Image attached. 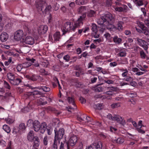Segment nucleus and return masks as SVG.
I'll return each mask as SVG.
<instances>
[{
  "instance_id": "1",
  "label": "nucleus",
  "mask_w": 149,
  "mask_h": 149,
  "mask_svg": "<svg viewBox=\"0 0 149 149\" xmlns=\"http://www.w3.org/2000/svg\"><path fill=\"white\" fill-rule=\"evenodd\" d=\"M113 21V17L111 13H107L101 17L97 23L100 25L99 27L101 28L100 30L102 32H103L107 29L113 31L117 30L119 31H122L123 29V25L124 24V22L122 21H118L116 25L115 26L111 24Z\"/></svg>"
},
{
  "instance_id": "2",
  "label": "nucleus",
  "mask_w": 149,
  "mask_h": 149,
  "mask_svg": "<svg viewBox=\"0 0 149 149\" xmlns=\"http://www.w3.org/2000/svg\"><path fill=\"white\" fill-rule=\"evenodd\" d=\"M27 95L28 98L31 100L26 107L24 108L25 110L27 112L29 111L30 110H31L34 107V105L32 104L33 103L32 100L35 99L36 100L35 101H36L37 98L38 99L40 97H44V94L43 93L40 91L35 90L31 92L28 93Z\"/></svg>"
},
{
  "instance_id": "3",
  "label": "nucleus",
  "mask_w": 149,
  "mask_h": 149,
  "mask_svg": "<svg viewBox=\"0 0 149 149\" xmlns=\"http://www.w3.org/2000/svg\"><path fill=\"white\" fill-rule=\"evenodd\" d=\"M36 7L39 12L42 11L43 13L49 14L51 11V6L50 5L47 6V3L45 1H37Z\"/></svg>"
},
{
  "instance_id": "4",
  "label": "nucleus",
  "mask_w": 149,
  "mask_h": 149,
  "mask_svg": "<svg viewBox=\"0 0 149 149\" xmlns=\"http://www.w3.org/2000/svg\"><path fill=\"white\" fill-rule=\"evenodd\" d=\"M33 127L34 130L36 132L40 130V133L43 134L47 128V124L45 122H43L40 124L38 120L33 121Z\"/></svg>"
},
{
  "instance_id": "5",
  "label": "nucleus",
  "mask_w": 149,
  "mask_h": 149,
  "mask_svg": "<svg viewBox=\"0 0 149 149\" xmlns=\"http://www.w3.org/2000/svg\"><path fill=\"white\" fill-rule=\"evenodd\" d=\"M107 89L109 91L104 93V95H97V97L100 98H102L104 99H111V96L113 95L112 93L116 91V88L109 86L107 87Z\"/></svg>"
},
{
  "instance_id": "6",
  "label": "nucleus",
  "mask_w": 149,
  "mask_h": 149,
  "mask_svg": "<svg viewBox=\"0 0 149 149\" xmlns=\"http://www.w3.org/2000/svg\"><path fill=\"white\" fill-rule=\"evenodd\" d=\"M61 30L63 33V35L70 32H74L72 24L70 22H66L61 28Z\"/></svg>"
},
{
  "instance_id": "7",
  "label": "nucleus",
  "mask_w": 149,
  "mask_h": 149,
  "mask_svg": "<svg viewBox=\"0 0 149 149\" xmlns=\"http://www.w3.org/2000/svg\"><path fill=\"white\" fill-rule=\"evenodd\" d=\"M107 118L110 120L116 121L118 123L123 125L125 123V121L123 118L118 115H114L113 116L111 114L109 113L107 116Z\"/></svg>"
},
{
  "instance_id": "8",
  "label": "nucleus",
  "mask_w": 149,
  "mask_h": 149,
  "mask_svg": "<svg viewBox=\"0 0 149 149\" xmlns=\"http://www.w3.org/2000/svg\"><path fill=\"white\" fill-rule=\"evenodd\" d=\"M86 15V14L84 13L82 16H80L77 20L74 21L72 24L74 31L77 28H79L80 26L83 25V21Z\"/></svg>"
},
{
  "instance_id": "9",
  "label": "nucleus",
  "mask_w": 149,
  "mask_h": 149,
  "mask_svg": "<svg viewBox=\"0 0 149 149\" xmlns=\"http://www.w3.org/2000/svg\"><path fill=\"white\" fill-rule=\"evenodd\" d=\"M55 137L54 140L60 141L64 134V130L63 128H60L58 130L55 128L54 130Z\"/></svg>"
},
{
  "instance_id": "10",
  "label": "nucleus",
  "mask_w": 149,
  "mask_h": 149,
  "mask_svg": "<svg viewBox=\"0 0 149 149\" xmlns=\"http://www.w3.org/2000/svg\"><path fill=\"white\" fill-rule=\"evenodd\" d=\"M115 3L117 6H121V7L116 6L114 8L115 10L117 11L126 13L129 9L127 6L125 5L121 4V3L118 2L116 1Z\"/></svg>"
},
{
  "instance_id": "11",
  "label": "nucleus",
  "mask_w": 149,
  "mask_h": 149,
  "mask_svg": "<svg viewBox=\"0 0 149 149\" xmlns=\"http://www.w3.org/2000/svg\"><path fill=\"white\" fill-rule=\"evenodd\" d=\"M27 138L28 140L31 142L40 141L39 139L38 136H34V132L32 130L30 131L28 133Z\"/></svg>"
},
{
  "instance_id": "12",
  "label": "nucleus",
  "mask_w": 149,
  "mask_h": 149,
  "mask_svg": "<svg viewBox=\"0 0 149 149\" xmlns=\"http://www.w3.org/2000/svg\"><path fill=\"white\" fill-rule=\"evenodd\" d=\"M24 86H26L27 89H33L36 88L39 89L40 90H42L45 92H49L50 90V88L49 87L45 86H38L36 88H34L29 84H24Z\"/></svg>"
},
{
  "instance_id": "13",
  "label": "nucleus",
  "mask_w": 149,
  "mask_h": 149,
  "mask_svg": "<svg viewBox=\"0 0 149 149\" xmlns=\"http://www.w3.org/2000/svg\"><path fill=\"white\" fill-rule=\"evenodd\" d=\"M77 141V137L76 136L73 135L71 136L67 143V149H70L69 146H74L76 144Z\"/></svg>"
},
{
  "instance_id": "14",
  "label": "nucleus",
  "mask_w": 149,
  "mask_h": 149,
  "mask_svg": "<svg viewBox=\"0 0 149 149\" xmlns=\"http://www.w3.org/2000/svg\"><path fill=\"white\" fill-rule=\"evenodd\" d=\"M24 34L23 31L21 30H19L16 31L14 35V39L17 41H19L21 39L23 40L24 39Z\"/></svg>"
},
{
  "instance_id": "15",
  "label": "nucleus",
  "mask_w": 149,
  "mask_h": 149,
  "mask_svg": "<svg viewBox=\"0 0 149 149\" xmlns=\"http://www.w3.org/2000/svg\"><path fill=\"white\" fill-rule=\"evenodd\" d=\"M102 142L99 141L91 144L87 147L86 149H102Z\"/></svg>"
},
{
  "instance_id": "16",
  "label": "nucleus",
  "mask_w": 149,
  "mask_h": 149,
  "mask_svg": "<svg viewBox=\"0 0 149 149\" xmlns=\"http://www.w3.org/2000/svg\"><path fill=\"white\" fill-rule=\"evenodd\" d=\"M138 44L141 47H142L145 50H147L148 48V46L147 44V42L144 40L137 38L136 39Z\"/></svg>"
},
{
  "instance_id": "17",
  "label": "nucleus",
  "mask_w": 149,
  "mask_h": 149,
  "mask_svg": "<svg viewBox=\"0 0 149 149\" xmlns=\"http://www.w3.org/2000/svg\"><path fill=\"white\" fill-rule=\"evenodd\" d=\"M22 82V80L18 76L16 75L10 81V83L14 86H18Z\"/></svg>"
},
{
  "instance_id": "18",
  "label": "nucleus",
  "mask_w": 149,
  "mask_h": 149,
  "mask_svg": "<svg viewBox=\"0 0 149 149\" xmlns=\"http://www.w3.org/2000/svg\"><path fill=\"white\" fill-rule=\"evenodd\" d=\"M26 59L28 61L23 63L22 65L24 68H27L31 65V63H34L36 61V59L33 58H26Z\"/></svg>"
},
{
  "instance_id": "19",
  "label": "nucleus",
  "mask_w": 149,
  "mask_h": 149,
  "mask_svg": "<svg viewBox=\"0 0 149 149\" xmlns=\"http://www.w3.org/2000/svg\"><path fill=\"white\" fill-rule=\"evenodd\" d=\"M23 42L26 44L32 45L34 43L33 38L31 36L26 37L25 39H23Z\"/></svg>"
},
{
  "instance_id": "20",
  "label": "nucleus",
  "mask_w": 149,
  "mask_h": 149,
  "mask_svg": "<svg viewBox=\"0 0 149 149\" xmlns=\"http://www.w3.org/2000/svg\"><path fill=\"white\" fill-rule=\"evenodd\" d=\"M48 29L47 25H41L38 29V32L39 34H43L45 33Z\"/></svg>"
},
{
  "instance_id": "21",
  "label": "nucleus",
  "mask_w": 149,
  "mask_h": 149,
  "mask_svg": "<svg viewBox=\"0 0 149 149\" xmlns=\"http://www.w3.org/2000/svg\"><path fill=\"white\" fill-rule=\"evenodd\" d=\"M124 141L125 140L123 137H120L118 138L115 137L112 139V141L113 143L120 144L123 143Z\"/></svg>"
},
{
  "instance_id": "22",
  "label": "nucleus",
  "mask_w": 149,
  "mask_h": 149,
  "mask_svg": "<svg viewBox=\"0 0 149 149\" xmlns=\"http://www.w3.org/2000/svg\"><path fill=\"white\" fill-rule=\"evenodd\" d=\"M8 38V34L5 32L2 33L0 36V40L3 42H6Z\"/></svg>"
},
{
  "instance_id": "23",
  "label": "nucleus",
  "mask_w": 149,
  "mask_h": 149,
  "mask_svg": "<svg viewBox=\"0 0 149 149\" xmlns=\"http://www.w3.org/2000/svg\"><path fill=\"white\" fill-rule=\"evenodd\" d=\"M36 101L38 104L40 105H44L47 103V102L45 100L44 97L37 99Z\"/></svg>"
},
{
  "instance_id": "24",
  "label": "nucleus",
  "mask_w": 149,
  "mask_h": 149,
  "mask_svg": "<svg viewBox=\"0 0 149 149\" xmlns=\"http://www.w3.org/2000/svg\"><path fill=\"white\" fill-rule=\"evenodd\" d=\"M26 77L28 79L33 81H36L38 78V76L34 74L26 75Z\"/></svg>"
},
{
  "instance_id": "25",
  "label": "nucleus",
  "mask_w": 149,
  "mask_h": 149,
  "mask_svg": "<svg viewBox=\"0 0 149 149\" xmlns=\"http://www.w3.org/2000/svg\"><path fill=\"white\" fill-rule=\"evenodd\" d=\"M54 40L55 41H59L61 38V35L59 32H56L53 35Z\"/></svg>"
},
{
  "instance_id": "26",
  "label": "nucleus",
  "mask_w": 149,
  "mask_h": 149,
  "mask_svg": "<svg viewBox=\"0 0 149 149\" xmlns=\"http://www.w3.org/2000/svg\"><path fill=\"white\" fill-rule=\"evenodd\" d=\"M113 41L116 44H119L121 43L122 40L117 36H115L113 38Z\"/></svg>"
},
{
  "instance_id": "27",
  "label": "nucleus",
  "mask_w": 149,
  "mask_h": 149,
  "mask_svg": "<svg viewBox=\"0 0 149 149\" xmlns=\"http://www.w3.org/2000/svg\"><path fill=\"white\" fill-rule=\"evenodd\" d=\"M67 100L68 103L70 104H71L73 106H75V104L74 102V98L71 97H68Z\"/></svg>"
},
{
  "instance_id": "28",
  "label": "nucleus",
  "mask_w": 149,
  "mask_h": 149,
  "mask_svg": "<svg viewBox=\"0 0 149 149\" xmlns=\"http://www.w3.org/2000/svg\"><path fill=\"white\" fill-rule=\"evenodd\" d=\"M60 141H56V140H54V143L52 146V149H58V145L60 143Z\"/></svg>"
},
{
  "instance_id": "29",
  "label": "nucleus",
  "mask_w": 149,
  "mask_h": 149,
  "mask_svg": "<svg viewBox=\"0 0 149 149\" xmlns=\"http://www.w3.org/2000/svg\"><path fill=\"white\" fill-rule=\"evenodd\" d=\"M95 14L96 11L90 10L88 12L87 16L89 17H93L95 15Z\"/></svg>"
},
{
  "instance_id": "30",
  "label": "nucleus",
  "mask_w": 149,
  "mask_h": 149,
  "mask_svg": "<svg viewBox=\"0 0 149 149\" xmlns=\"http://www.w3.org/2000/svg\"><path fill=\"white\" fill-rule=\"evenodd\" d=\"M88 0H76V3L78 5H84L88 2Z\"/></svg>"
},
{
  "instance_id": "31",
  "label": "nucleus",
  "mask_w": 149,
  "mask_h": 149,
  "mask_svg": "<svg viewBox=\"0 0 149 149\" xmlns=\"http://www.w3.org/2000/svg\"><path fill=\"white\" fill-rule=\"evenodd\" d=\"M16 75L11 72H8L7 74V77L9 80V82Z\"/></svg>"
},
{
  "instance_id": "32",
  "label": "nucleus",
  "mask_w": 149,
  "mask_h": 149,
  "mask_svg": "<svg viewBox=\"0 0 149 149\" xmlns=\"http://www.w3.org/2000/svg\"><path fill=\"white\" fill-rule=\"evenodd\" d=\"M103 90V88L100 86V84L97 85L95 88V91L96 92H100Z\"/></svg>"
},
{
  "instance_id": "33",
  "label": "nucleus",
  "mask_w": 149,
  "mask_h": 149,
  "mask_svg": "<svg viewBox=\"0 0 149 149\" xmlns=\"http://www.w3.org/2000/svg\"><path fill=\"white\" fill-rule=\"evenodd\" d=\"M126 52L125 50H120L117 54L118 56L123 57L125 56L126 55Z\"/></svg>"
},
{
  "instance_id": "34",
  "label": "nucleus",
  "mask_w": 149,
  "mask_h": 149,
  "mask_svg": "<svg viewBox=\"0 0 149 149\" xmlns=\"http://www.w3.org/2000/svg\"><path fill=\"white\" fill-rule=\"evenodd\" d=\"M55 79H56L57 80H58L56 77H54L53 78V81H52L51 82V84L52 86L54 88H56L57 86V82H56Z\"/></svg>"
},
{
  "instance_id": "35",
  "label": "nucleus",
  "mask_w": 149,
  "mask_h": 149,
  "mask_svg": "<svg viewBox=\"0 0 149 149\" xmlns=\"http://www.w3.org/2000/svg\"><path fill=\"white\" fill-rule=\"evenodd\" d=\"M3 129L7 133L10 132V127L7 125H4L3 127Z\"/></svg>"
},
{
  "instance_id": "36",
  "label": "nucleus",
  "mask_w": 149,
  "mask_h": 149,
  "mask_svg": "<svg viewBox=\"0 0 149 149\" xmlns=\"http://www.w3.org/2000/svg\"><path fill=\"white\" fill-rule=\"evenodd\" d=\"M18 127L20 130L23 131L26 129V127L24 123H22L19 124Z\"/></svg>"
},
{
  "instance_id": "37",
  "label": "nucleus",
  "mask_w": 149,
  "mask_h": 149,
  "mask_svg": "<svg viewBox=\"0 0 149 149\" xmlns=\"http://www.w3.org/2000/svg\"><path fill=\"white\" fill-rule=\"evenodd\" d=\"M139 48L141 49L140 52V54L141 57L142 58L145 59L146 58V55L143 50L140 48Z\"/></svg>"
},
{
  "instance_id": "38",
  "label": "nucleus",
  "mask_w": 149,
  "mask_h": 149,
  "mask_svg": "<svg viewBox=\"0 0 149 149\" xmlns=\"http://www.w3.org/2000/svg\"><path fill=\"white\" fill-rule=\"evenodd\" d=\"M91 30L93 32H97V25L95 24H93L91 26Z\"/></svg>"
},
{
  "instance_id": "39",
  "label": "nucleus",
  "mask_w": 149,
  "mask_h": 149,
  "mask_svg": "<svg viewBox=\"0 0 149 149\" xmlns=\"http://www.w3.org/2000/svg\"><path fill=\"white\" fill-rule=\"evenodd\" d=\"M5 120L7 123L9 124H12L14 121V120L13 119L9 117L5 118Z\"/></svg>"
},
{
  "instance_id": "40",
  "label": "nucleus",
  "mask_w": 149,
  "mask_h": 149,
  "mask_svg": "<svg viewBox=\"0 0 149 149\" xmlns=\"http://www.w3.org/2000/svg\"><path fill=\"white\" fill-rule=\"evenodd\" d=\"M40 141L34 142V144L32 146V149H38V147L39 145Z\"/></svg>"
},
{
  "instance_id": "41",
  "label": "nucleus",
  "mask_w": 149,
  "mask_h": 149,
  "mask_svg": "<svg viewBox=\"0 0 149 149\" xmlns=\"http://www.w3.org/2000/svg\"><path fill=\"white\" fill-rule=\"evenodd\" d=\"M125 81L127 82H130L132 81H133V79L132 77L128 75L124 79Z\"/></svg>"
},
{
  "instance_id": "42",
  "label": "nucleus",
  "mask_w": 149,
  "mask_h": 149,
  "mask_svg": "<svg viewBox=\"0 0 149 149\" xmlns=\"http://www.w3.org/2000/svg\"><path fill=\"white\" fill-rule=\"evenodd\" d=\"M99 136L102 139H104L106 138L107 136V134L101 132L99 134Z\"/></svg>"
},
{
  "instance_id": "43",
  "label": "nucleus",
  "mask_w": 149,
  "mask_h": 149,
  "mask_svg": "<svg viewBox=\"0 0 149 149\" xmlns=\"http://www.w3.org/2000/svg\"><path fill=\"white\" fill-rule=\"evenodd\" d=\"M135 3L137 6H142L143 4V3L141 0H135Z\"/></svg>"
},
{
  "instance_id": "44",
  "label": "nucleus",
  "mask_w": 149,
  "mask_h": 149,
  "mask_svg": "<svg viewBox=\"0 0 149 149\" xmlns=\"http://www.w3.org/2000/svg\"><path fill=\"white\" fill-rule=\"evenodd\" d=\"M33 121L32 119H29L27 123V125L29 127L33 125Z\"/></svg>"
},
{
  "instance_id": "45",
  "label": "nucleus",
  "mask_w": 149,
  "mask_h": 149,
  "mask_svg": "<svg viewBox=\"0 0 149 149\" xmlns=\"http://www.w3.org/2000/svg\"><path fill=\"white\" fill-rule=\"evenodd\" d=\"M142 33H143L147 37H149V30L147 28L145 30L143 31Z\"/></svg>"
},
{
  "instance_id": "46",
  "label": "nucleus",
  "mask_w": 149,
  "mask_h": 149,
  "mask_svg": "<svg viewBox=\"0 0 149 149\" xmlns=\"http://www.w3.org/2000/svg\"><path fill=\"white\" fill-rule=\"evenodd\" d=\"M63 59L64 60H65L67 62H68L71 60L70 59V56L68 54L65 56L63 57Z\"/></svg>"
},
{
  "instance_id": "47",
  "label": "nucleus",
  "mask_w": 149,
  "mask_h": 149,
  "mask_svg": "<svg viewBox=\"0 0 149 149\" xmlns=\"http://www.w3.org/2000/svg\"><path fill=\"white\" fill-rule=\"evenodd\" d=\"M12 61V58L11 57H10L7 61H6L4 62V64L6 66H8L9 64Z\"/></svg>"
},
{
  "instance_id": "48",
  "label": "nucleus",
  "mask_w": 149,
  "mask_h": 149,
  "mask_svg": "<svg viewBox=\"0 0 149 149\" xmlns=\"http://www.w3.org/2000/svg\"><path fill=\"white\" fill-rule=\"evenodd\" d=\"M142 127V126L141 125V126L137 128L136 130L139 133L143 134L145 133V132L141 129Z\"/></svg>"
},
{
  "instance_id": "49",
  "label": "nucleus",
  "mask_w": 149,
  "mask_h": 149,
  "mask_svg": "<svg viewBox=\"0 0 149 149\" xmlns=\"http://www.w3.org/2000/svg\"><path fill=\"white\" fill-rule=\"evenodd\" d=\"M23 68L22 65H18L16 69L18 72H20L21 71L22 68Z\"/></svg>"
},
{
  "instance_id": "50",
  "label": "nucleus",
  "mask_w": 149,
  "mask_h": 149,
  "mask_svg": "<svg viewBox=\"0 0 149 149\" xmlns=\"http://www.w3.org/2000/svg\"><path fill=\"white\" fill-rule=\"evenodd\" d=\"M111 106L112 108H114L120 107V103H116L112 104Z\"/></svg>"
},
{
  "instance_id": "51",
  "label": "nucleus",
  "mask_w": 149,
  "mask_h": 149,
  "mask_svg": "<svg viewBox=\"0 0 149 149\" xmlns=\"http://www.w3.org/2000/svg\"><path fill=\"white\" fill-rule=\"evenodd\" d=\"M4 85L5 87L8 89H10V86L9 85V84L6 81H4Z\"/></svg>"
},
{
  "instance_id": "52",
  "label": "nucleus",
  "mask_w": 149,
  "mask_h": 149,
  "mask_svg": "<svg viewBox=\"0 0 149 149\" xmlns=\"http://www.w3.org/2000/svg\"><path fill=\"white\" fill-rule=\"evenodd\" d=\"M92 35L95 38H98L99 37L100 34L97 32H94L92 33Z\"/></svg>"
},
{
  "instance_id": "53",
  "label": "nucleus",
  "mask_w": 149,
  "mask_h": 149,
  "mask_svg": "<svg viewBox=\"0 0 149 149\" xmlns=\"http://www.w3.org/2000/svg\"><path fill=\"white\" fill-rule=\"evenodd\" d=\"M43 144L45 146L47 144L48 137L47 136H45L43 140Z\"/></svg>"
},
{
  "instance_id": "54",
  "label": "nucleus",
  "mask_w": 149,
  "mask_h": 149,
  "mask_svg": "<svg viewBox=\"0 0 149 149\" xmlns=\"http://www.w3.org/2000/svg\"><path fill=\"white\" fill-rule=\"evenodd\" d=\"M79 100L82 104H84L86 103V99L82 97H80L79 98Z\"/></svg>"
},
{
  "instance_id": "55",
  "label": "nucleus",
  "mask_w": 149,
  "mask_h": 149,
  "mask_svg": "<svg viewBox=\"0 0 149 149\" xmlns=\"http://www.w3.org/2000/svg\"><path fill=\"white\" fill-rule=\"evenodd\" d=\"M128 71L126 70L125 71L123 72L121 74L122 76L123 77H126L128 76Z\"/></svg>"
},
{
  "instance_id": "56",
  "label": "nucleus",
  "mask_w": 149,
  "mask_h": 149,
  "mask_svg": "<svg viewBox=\"0 0 149 149\" xmlns=\"http://www.w3.org/2000/svg\"><path fill=\"white\" fill-rule=\"evenodd\" d=\"M104 81L107 84H113L114 83V81L113 80L109 79L108 80H104Z\"/></svg>"
},
{
  "instance_id": "57",
  "label": "nucleus",
  "mask_w": 149,
  "mask_h": 149,
  "mask_svg": "<svg viewBox=\"0 0 149 149\" xmlns=\"http://www.w3.org/2000/svg\"><path fill=\"white\" fill-rule=\"evenodd\" d=\"M6 142L3 140H0V145L2 147L6 146Z\"/></svg>"
},
{
  "instance_id": "58",
  "label": "nucleus",
  "mask_w": 149,
  "mask_h": 149,
  "mask_svg": "<svg viewBox=\"0 0 149 149\" xmlns=\"http://www.w3.org/2000/svg\"><path fill=\"white\" fill-rule=\"evenodd\" d=\"M20 130L18 127H14L13 133L15 132V134H17L19 132Z\"/></svg>"
},
{
  "instance_id": "59",
  "label": "nucleus",
  "mask_w": 149,
  "mask_h": 149,
  "mask_svg": "<svg viewBox=\"0 0 149 149\" xmlns=\"http://www.w3.org/2000/svg\"><path fill=\"white\" fill-rule=\"evenodd\" d=\"M141 11L143 13L144 16L145 17L147 15L146 12V10L144 8H141Z\"/></svg>"
},
{
  "instance_id": "60",
  "label": "nucleus",
  "mask_w": 149,
  "mask_h": 149,
  "mask_svg": "<svg viewBox=\"0 0 149 149\" xmlns=\"http://www.w3.org/2000/svg\"><path fill=\"white\" fill-rule=\"evenodd\" d=\"M120 86H123L125 85H129V84L128 83L125 82L124 81H122L120 83Z\"/></svg>"
},
{
  "instance_id": "61",
  "label": "nucleus",
  "mask_w": 149,
  "mask_h": 149,
  "mask_svg": "<svg viewBox=\"0 0 149 149\" xmlns=\"http://www.w3.org/2000/svg\"><path fill=\"white\" fill-rule=\"evenodd\" d=\"M117 64L116 62H111L109 63V65L111 67H114L116 66Z\"/></svg>"
},
{
  "instance_id": "62",
  "label": "nucleus",
  "mask_w": 149,
  "mask_h": 149,
  "mask_svg": "<svg viewBox=\"0 0 149 149\" xmlns=\"http://www.w3.org/2000/svg\"><path fill=\"white\" fill-rule=\"evenodd\" d=\"M69 6L71 7L72 9H73L75 6V3L74 2H71L69 3Z\"/></svg>"
},
{
  "instance_id": "63",
  "label": "nucleus",
  "mask_w": 149,
  "mask_h": 149,
  "mask_svg": "<svg viewBox=\"0 0 149 149\" xmlns=\"http://www.w3.org/2000/svg\"><path fill=\"white\" fill-rule=\"evenodd\" d=\"M124 33L127 36H130L131 35V32L130 30H126L124 31Z\"/></svg>"
},
{
  "instance_id": "64",
  "label": "nucleus",
  "mask_w": 149,
  "mask_h": 149,
  "mask_svg": "<svg viewBox=\"0 0 149 149\" xmlns=\"http://www.w3.org/2000/svg\"><path fill=\"white\" fill-rule=\"evenodd\" d=\"M12 142L10 141L8 144L7 147L6 148V149H12L11 148Z\"/></svg>"
}]
</instances>
